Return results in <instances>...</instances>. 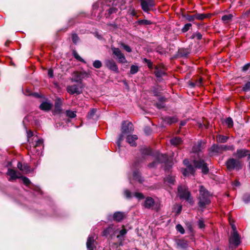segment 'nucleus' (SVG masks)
I'll list each match as a JSON object with an SVG mask.
<instances>
[{
	"label": "nucleus",
	"instance_id": "nucleus-18",
	"mask_svg": "<svg viewBox=\"0 0 250 250\" xmlns=\"http://www.w3.org/2000/svg\"><path fill=\"white\" fill-rule=\"evenodd\" d=\"M125 216V214L123 212L117 211L115 212L113 215L114 220L120 222L123 220Z\"/></svg>",
	"mask_w": 250,
	"mask_h": 250
},
{
	"label": "nucleus",
	"instance_id": "nucleus-33",
	"mask_svg": "<svg viewBox=\"0 0 250 250\" xmlns=\"http://www.w3.org/2000/svg\"><path fill=\"white\" fill-rule=\"evenodd\" d=\"M113 231L112 227H109L105 229L103 232V235L104 236H107L110 233L112 232Z\"/></svg>",
	"mask_w": 250,
	"mask_h": 250
},
{
	"label": "nucleus",
	"instance_id": "nucleus-64",
	"mask_svg": "<svg viewBox=\"0 0 250 250\" xmlns=\"http://www.w3.org/2000/svg\"><path fill=\"white\" fill-rule=\"evenodd\" d=\"M144 153L147 155H150L151 153V150L147 148L144 150Z\"/></svg>",
	"mask_w": 250,
	"mask_h": 250
},
{
	"label": "nucleus",
	"instance_id": "nucleus-44",
	"mask_svg": "<svg viewBox=\"0 0 250 250\" xmlns=\"http://www.w3.org/2000/svg\"><path fill=\"white\" fill-rule=\"evenodd\" d=\"M191 26H192V25L191 23L186 24L184 25V26L183 27V28L182 29V31L183 33H185V32H187L190 29V28L191 27Z\"/></svg>",
	"mask_w": 250,
	"mask_h": 250
},
{
	"label": "nucleus",
	"instance_id": "nucleus-40",
	"mask_svg": "<svg viewBox=\"0 0 250 250\" xmlns=\"http://www.w3.org/2000/svg\"><path fill=\"white\" fill-rule=\"evenodd\" d=\"M165 181L170 184H173L175 181V177L171 176L167 177Z\"/></svg>",
	"mask_w": 250,
	"mask_h": 250
},
{
	"label": "nucleus",
	"instance_id": "nucleus-15",
	"mask_svg": "<svg viewBox=\"0 0 250 250\" xmlns=\"http://www.w3.org/2000/svg\"><path fill=\"white\" fill-rule=\"evenodd\" d=\"M154 204V199L150 197H147L146 198L143 206L146 208L152 209Z\"/></svg>",
	"mask_w": 250,
	"mask_h": 250
},
{
	"label": "nucleus",
	"instance_id": "nucleus-47",
	"mask_svg": "<svg viewBox=\"0 0 250 250\" xmlns=\"http://www.w3.org/2000/svg\"><path fill=\"white\" fill-rule=\"evenodd\" d=\"M118 11V9L115 7H111L108 10V15L109 16L111 14L116 13Z\"/></svg>",
	"mask_w": 250,
	"mask_h": 250
},
{
	"label": "nucleus",
	"instance_id": "nucleus-25",
	"mask_svg": "<svg viewBox=\"0 0 250 250\" xmlns=\"http://www.w3.org/2000/svg\"><path fill=\"white\" fill-rule=\"evenodd\" d=\"M232 17L231 14L226 15L222 16L221 19L224 23H227L231 21Z\"/></svg>",
	"mask_w": 250,
	"mask_h": 250
},
{
	"label": "nucleus",
	"instance_id": "nucleus-10",
	"mask_svg": "<svg viewBox=\"0 0 250 250\" xmlns=\"http://www.w3.org/2000/svg\"><path fill=\"white\" fill-rule=\"evenodd\" d=\"M7 175L9 176L8 180L10 181L15 180L21 177V174L19 172L11 168L8 169Z\"/></svg>",
	"mask_w": 250,
	"mask_h": 250
},
{
	"label": "nucleus",
	"instance_id": "nucleus-63",
	"mask_svg": "<svg viewBox=\"0 0 250 250\" xmlns=\"http://www.w3.org/2000/svg\"><path fill=\"white\" fill-rule=\"evenodd\" d=\"M48 75L50 78H52L53 77V71L52 69L48 70Z\"/></svg>",
	"mask_w": 250,
	"mask_h": 250
},
{
	"label": "nucleus",
	"instance_id": "nucleus-58",
	"mask_svg": "<svg viewBox=\"0 0 250 250\" xmlns=\"http://www.w3.org/2000/svg\"><path fill=\"white\" fill-rule=\"evenodd\" d=\"M243 200L246 203L250 201V195L248 194L245 195L243 197Z\"/></svg>",
	"mask_w": 250,
	"mask_h": 250
},
{
	"label": "nucleus",
	"instance_id": "nucleus-11",
	"mask_svg": "<svg viewBox=\"0 0 250 250\" xmlns=\"http://www.w3.org/2000/svg\"><path fill=\"white\" fill-rule=\"evenodd\" d=\"M104 63L106 67L110 70L117 73L119 72L118 66L113 60H107Z\"/></svg>",
	"mask_w": 250,
	"mask_h": 250
},
{
	"label": "nucleus",
	"instance_id": "nucleus-31",
	"mask_svg": "<svg viewBox=\"0 0 250 250\" xmlns=\"http://www.w3.org/2000/svg\"><path fill=\"white\" fill-rule=\"evenodd\" d=\"M220 146L222 152L228 150H233L234 149L233 146L220 145Z\"/></svg>",
	"mask_w": 250,
	"mask_h": 250
},
{
	"label": "nucleus",
	"instance_id": "nucleus-42",
	"mask_svg": "<svg viewBox=\"0 0 250 250\" xmlns=\"http://www.w3.org/2000/svg\"><path fill=\"white\" fill-rule=\"evenodd\" d=\"M66 114L67 116L71 118H75L76 116V113L74 111L71 110H67L66 111Z\"/></svg>",
	"mask_w": 250,
	"mask_h": 250
},
{
	"label": "nucleus",
	"instance_id": "nucleus-20",
	"mask_svg": "<svg viewBox=\"0 0 250 250\" xmlns=\"http://www.w3.org/2000/svg\"><path fill=\"white\" fill-rule=\"evenodd\" d=\"M138 139L137 136L136 135H128L126 137V141L131 146H135L136 144L135 141Z\"/></svg>",
	"mask_w": 250,
	"mask_h": 250
},
{
	"label": "nucleus",
	"instance_id": "nucleus-4",
	"mask_svg": "<svg viewBox=\"0 0 250 250\" xmlns=\"http://www.w3.org/2000/svg\"><path fill=\"white\" fill-rule=\"evenodd\" d=\"M71 81L72 82H81L83 79L89 77V74L85 71H75L72 74Z\"/></svg>",
	"mask_w": 250,
	"mask_h": 250
},
{
	"label": "nucleus",
	"instance_id": "nucleus-2",
	"mask_svg": "<svg viewBox=\"0 0 250 250\" xmlns=\"http://www.w3.org/2000/svg\"><path fill=\"white\" fill-rule=\"evenodd\" d=\"M199 192V206L203 208L210 203V194L203 186L200 187Z\"/></svg>",
	"mask_w": 250,
	"mask_h": 250
},
{
	"label": "nucleus",
	"instance_id": "nucleus-12",
	"mask_svg": "<svg viewBox=\"0 0 250 250\" xmlns=\"http://www.w3.org/2000/svg\"><path fill=\"white\" fill-rule=\"evenodd\" d=\"M133 130V125L130 122H124L122 124V131L123 134L128 133Z\"/></svg>",
	"mask_w": 250,
	"mask_h": 250
},
{
	"label": "nucleus",
	"instance_id": "nucleus-52",
	"mask_svg": "<svg viewBox=\"0 0 250 250\" xmlns=\"http://www.w3.org/2000/svg\"><path fill=\"white\" fill-rule=\"evenodd\" d=\"M243 90L244 91H248L250 90V82H247L244 87H243Z\"/></svg>",
	"mask_w": 250,
	"mask_h": 250
},
{
	"label": "nucleus",
	"instance_id": "nucleus-41",
	"mask_svg": "<svg viewBox=\"0 0 250 250\" xmlns=\"http://www.w3.org/2000/svg\"><path fill=\"white\" fill-rule=\"evenodd\" d=\"M93 66L96 68H100L102 66V63L100 61L96 60L93 62Z\"/></svg>",
	"mask_w": 250,
	"mask_h": 250
},
{
	"label": "nucleus",
	"instance_id": "nucleus-62",
	"mask_svg": "<svg viewBox=\"0 0 250 250\" xmlns=\"http://www.w3.org/2000/svg\"><path fill=\"white\" fill-rule=\"evenodd\" d=\"M250 66V64L247 63L243 67L242 70L244 71H247L249 68Z\"/></svg>",
	"mask_w": 250,
	"mask_h": 250
},
{
	"label": "nucleus",
	"instance_id": "nucleus-36",
	"mask_svg": "<svg viewBox=\"0 0 250 250\" xmlns=\"http://www.w3.org/2000/svg\"><path fill=\"white\" fill-rule=\"evenodd\" d=\"M225 123L229 128L233 126V121L230 117H228V118H227L225 121Z\"/></svg>",
	"mask_w": 250,
	"mask_h": 250
},
{
	"label": "nucleus",
	"instance_id": "nucleus-61",
	"mask_svg": "<svg viewBox=\"0 0 250 250\" xmlns=\"http://www.w3.org/2000/svg\"><path fill=\"white\" fill-rule=\"evenodd\" d=\"M123 135L122 134L120 135L119 139L117 142L119 146H120L121 142L123 140Z\"/></svg>",
	"mask_w": 250,
	"mask_h": 250
},
{
	"label": "nucleus",
	"instance_id": "nucleus-57",
	"mask_svg": "<svg viewBox=\"0 0 250 250\" xmlns=\"http://www.w3.org/2000/svg\"><path fill=\"white\" fill-rule=\"evenodd\" d=\"M229 223H230V225L231 226L232 229H233V232H237V231L236 230V226H235V225L233 223H231L230 218H229Z\"/></svg>",
	"mask_w": 250,
	"mask_h": 250
},
{
	"label": "nucleus",
	"instance_id": "nucleus-28",
	"mask_svg": "<svg viewBox=\"0 0 250 250\" xmlns=\"http://www.w3.org/2000/svg\"><path fill=\"white\" fill-rule=\"evenodd\" d=\"M133 179L137 180L139 183H142L143 181V179L141 176L140 173L138 171H135L133 174Z\"/></svg>",
	"mask_w": 250,
	"mask_h": 250
},
{
	"label": "nucleus",
	"instance_id": "nucleus-1",
	"mask_svg": "<svg viewBox=\"0 0 250 250\" xmlns=\"http://www.w3.org/2000/svg\"><path fill=\"white\" fill-rule=\"evenodd\" d=\"M202 143L198 142L195 144L192 148V151L194 153H197L198 159H195L193 161V164L195 167L201 168L202 172L204 174H207L208 172L209 169L207 167V164L205 163L204 159H203V155L200 151L203 148Z\"/></svg>",
	"mask_w": 250,
	"mask_h": 250
},
{
	"label": "nucleus",
	"instance_id": "nucleus-24",
	"mask_svg": "<svg viewBox=\"0 0 250 250\" xmlns=\"http://www.w3.org/2000/svg\"><path fill=\"white\" fill-rule=\"evenodd\" d=\"M165 122L168 124L171 125L173 123H176L177 122L178 119L176 117H167L164 119Z\"/></svg>",
	"mask_w": 250,
	"mask_h": 250
},
{
	"label": "nucleus",
	"instance_id": "nucleus-16",
	"mask_svg": "<svg viewBox=\"0 0 250 250\" xmlns=\"http://www.w3.org/2000/svg\"><path fill=\"white\" fill-rule=\"evenodd\" d=\"M62 101L60 99H57L55 103V108L53 111L54 114H59L62 112Z\"/></svg>",
	"mask_w": 250,
	"mask_h": 250
},
{
	"label": "nucleus",
	"instance_id": "nucleus-43",
	"mask_svg": "<svg viewBox=\"0 0 250 250\" xmlns=\"http://www.w3.org/2000/svg\"><path fill=\"white\" fill-rule=\"evenodd\" d=\"M120 45L123 47V48L127 52H131L132 50L131 48L127 45L125 44L123 42L120 43Z\"/></svg>",
	"mask_w": 250,
	"mask_h": 250
},
{
	"label": "nucleus",
	"instance_id": "nucleus-38",
	"mask_svg": "<svg viewBox=\"0 0 250 250\" xmlns=\"http://www.w3.org/2000/svg\"><path fill=\"white\" fill-rule=\"evenodd\" d=\"M202 35L199 32H196L195 33H194L190 37V38L191 39H197L198 40H201L202 39Z\"/></svg>",
	"mask_w": 250,
	"mask_h": 250
},
{
	"label": "nucleus",
	"instance_id": "nucleus-60",
	"mask_svg": "<svg viewBox=\"0 0 250 250\" xmlns=\"http://www.w3.org/2000/svg\"><path fill=\"white\" fill-rule=\"evenodd\" d=\"M198 225H199V227L201 229H202V228H204V227H205V224H204V222L201 220H199V222H198Z\"/></svg>",
	"mask_w": 250,
	"mask_h": 250
},
{
	"label": "nucleus",
	"instance_id": "nucleus-54",
	"mask_svg": "<svg viewBox=\"0 0 250 250\" xmlns=\"http://www.w3.org/2000/svg\"><path fill=\"white\" fill-rule=\"evenodd\" d=\"M134 196L139 199H143L144 198L143 194L140 192H135L134 194Z\"/></svg>",
	"mask_w": 250,
	"mask_h": 250
},
{
	"label": "nucleus",
	"instance_id": "nucleus-7",
	"mask_svg": "<svg viewBox=\"0 0 250 250\" xmlns=\"http://www.w3.org/2000/svg\"><path fill=\"white\" fill-rule=\"evenodd\" d=\"M240 237L238 232H233L231 234L229 238V243L230 246L232 248L234 246L237 247L240 243Z\"/></svg>",
	"mask_w": 250,
	"mask_h": 250
},
{
	"label": "nucleus",
	"instance_id": "nucleus-59",
	"mask_svg": "<svg viewBox=\"0 0 250 250\" xmlns=\"http://www.w3.org/2000/svg\"><path fill=\"white\" fill-rule=\"evenodd\" d=\"M23 165H22V163L21 162H18L17 165L18 168L21 171L25 170L24 168H23Z\"/></svg>",
	"mask_w": 250,
	"mask_h": 250
},
{
	"label": "nucleus",
	"instance_id": "nucleus-19",
	"mask_svg": "<svg viewBox=\"0 0 250 250\" xmlns=\"http://www.w3.org/2000/svg\"><path fill=\"white\" fill-rule=\"evenodd\" d=\"M195 171L194 168L191 165H188L186 168L184 169L183 171V174L185 176H188L189 174H193Z\"/></svg>",
	"mask_w": 250,
	"mask_h": 250
},
{
	"label": "nucleus",
	"instance_id": "nucleus-27",
	"mask_svg": "<svg viewBox=\"0 0 250 250\" xmlns=\"http://www.w3.org/2000/svg\"><path fill=\"white\" fill-rule=\"evenodd\" d=\"M228 137L219 135L216 136V140L219 143H224L227 141Z\"/></svg>",
	"mask_w": 250,
	"mask_h": 250
},
{
	"label": "nucleus",
	"instance_id": "nucleus-49",
	"mask_svg": "<svg viewBox=\"0 0 250 250\" xmlns=\"http://www.w3.org/2000/svg\"><path fill=\"white\" fill-rule=\"evenodd\" d=\"M21 178H22V181L25 185L28 186L30 184V181L28 178H27L26 177H21Z\"/></svg>",
	"mask_w": 250,
	"mask_h": 250
},
{
	"label": "nucleus",
	"instance_id": "nucleus-23",
	"mask_svg": "<svg viewBox=\"0 0 250 250\" xmlns=\"http://www.w3.org/2000/svg\"><path fill=\"white\" fill-rule=\"evenodd\" d=\"M177 246L182 249H185L188 247V241L184 239H178L176 241Z\"/></svg>",
	"mask_w": 250,
	"mask_h": 250
},
{
	"label": "nucleus",
	"instance_id": "nucleus-37",
	"mask_svg": "<svg viewBox=\"0 0 250 250\" xmlns=\"http://www.w3.org/2000/svg\"><path fill=\"white\" fill-rule=\"evenodd\" d=\"M72 54L73 56L76 60L81 62H84L83 59L80 57V56L77 53V52L76 51H73Z\"/></svg>",
	"mask_w": 250,
	"mask_h": 250
},
{
	"label": "nucleus",
	"instance_id": "nucleus-55",
	"mask_svg": "<svg viewBox=\"0 0 250 250\" xmlns=\"http://www.w3.org/2000/svg\"><path fill=\"white\" fill-rule=\"evenodd\" d=\"M126 230L125 229H123L120 231L119 235H117V237L119 238L120 236H123L126 233Z\"/></svg>",
	"mask_w": 250,
	"mask_h": 250
},
{
	"label": "nucleus",
	"instance_id": "nucleus-32",
	"mask_svg": "<svg viewBox=\"0 0 250 250\" xmlns=\"http://www.w3.org/2000/svg\"><path fill=\"white\" fill-rule=\"evenodd\" d=\"M202 83L203 79L202 78H200L198 80H196L194 83H191L190 85L193 87L195 86H200L202 85Z\"/></svg>",
	"mask_w": 250,
	"mask_h": 250
},
{
	"label": "nucleus",
	"instance_id": "nucleus-56",
	"mask_svg": "<svg viewBox=\"0 0 250 250\" xmlns=\"http://www.w3.org/2000/svg\"><path fill=\"white\" fill-rule=\"evenodd\" d=\"M124 193H125V196L128 198H131L132 197L131 193L130 192V191L129 190H128L127 189H126Z\"/></svg>",
	"mask_w": 250,
	"mask_h": 250
},
{
	"label": "nucleus",
	"instance_id": "nucleus-5",
	"mask_svg": "<svg viewBox=\"0 0 250 250\" xmlns=\"http://www.w3.org/2000/svg\"><path fill=\"white\" fill-rule=\"evenodd\" d=\"M178 195L181 198L184 199L189 203L191 202L190 194L185 186H179L178 188Z\"/></svg>",
	"mask_w": 250,
	"mask_h": 250
},
{
	"label": "nucleus",
	"instance_id": "nucleus-30",
	"mask_svg": "<svg viewBox=\"0 0 250 250\" xmlns=\"http://www.w3.org/2000/svg\"><path fill=\"white\" fill-rule=\"evenodd\" d=\"M170 143L173 145L177 146L181 144L182 140L179 137H175L170 140Z\"/></svg>",
	"mask_w": 250,
	"mask_h": 250
},
{
	"label": "nucleus",
	"instance_id": "nucleus-14",
	"mask_svg": "<svg viewBox=\"0 0 250 250\" xmlns=\"http://www.w3.org/2000/svg\"><path fill=\"white\" fill-rule=\"evenodd\" d=\"M166 68L163 65H159L155 68V74L157 77H161L166 73Z\"/></svg>",
	"mask_w": 250,
	"mask_h": 250
},
{
	"label": "nucleus",
	"instance_id": "nucleus-21",
	"mask_svg": "<svg viewBox=\"0 0 250 250\" xmlns=\"http://www.w3.org/2000/svg\"><path fill=\"white\" fill-rule=\"evenodd\" d=\"M52 107V104L50 103L45 102L42 103L40 105V108L45 111L50 110Z\"/></svg>",
	"mask_w": 250,
	"mask_h": 250
},
{
	"label": "nucleus",
	"instance_id": "nucleus-6",
	"mask_svg": "<svg viewBox=\"0 0 250 250\" xmlns=\"http://www.w3.org/2000/svg\"><path fill=\"white\" fill-rule=\"evenodd\" d=\"M226 165L228 169L229 170L234 169L238 170L241 169L242 167V165L240 161L233 158L229 159L226 162Z\"/></svg>",
	"mask_w": 250,
	"mask_h": 250
},
{
	"label": "nucleus",
	"instance_id": "nucleus-45",
	"mask_svg": "<svg viewBox=\"0 0 250 250\" xmlns=\"http://www.w3.org/2000/svg\"><path fill=\"white\" fill-rule=\"evenodd\" d=\"M43 145V141L41 139H39L36 142V145L33 146V149H35L38 147H42Z\"/></svg>",
	"mask_w": 250,
	"mask_h": 250
},
{
	"label": "nucleus",
	"instance_id": "nucleus-3",
	"mask_svg": "<svg viewBox=\"0 0 250 250\" xmlns=\"http://www.w3.org/2000/svg\"><path fill=\"white\" fill-rule=\"evenodd\" d=\"M155 158L156 161L153 162L149 164L148 167L150 168L154 167L156 166L158 163H166L168 160L167 155L166 154H163L157 152L155 154Z\"/></svg>",
	"mask_w": 250,
	"mask_h": 250
},
{
	"label": "nucleus",
	"instance_id": "nucleus-26",
	"mask_svg": "<svg viewBox=\"0 0 250 250\" xmlns=\"http://www.w3.org/2000/svg\"><path fill=\"white\" fill-rule=\"evenodd\" d=\"M210 151L211 153H221L222 150L220 148V146L218 145H214L210 148Z\"/></svg>",
	"mask_w": 250,
	"mask_h": 250
},
{
	"label": "nucleus",
	"instance_id": "nucleus-53",
	"mask_svg": "<svg viewBox=\"0 0 250 250\" xmlns=\"http://www.w3.org/2000/svg\"><path fill=\"white\" fill-rule=\"evenodd\" d=\"M144 62L147 63L148 68L150 69L152 68V63L151 62L150 60H148L146 58H144Z\"/></svg>",
	"mask_w": 250,
	"mask_h": 250
},
{
	"label": "nucleus",
	"instance_id": "nucleus-29",
	"mask_svg": "<svg viewBox=\"0 0 250 250\" xmlns=\"http://www.w3.org/2000/svg\"><path fill=\"white\" fill-rule=\"evenodd\" d=\"M210 17V15L205 14H195V18L196 20H203L206 18Z\"/></svg>",
	"mask_w": 250,
	"mask_h": 250
},
{
	"label": "nucleus",
	"instance_id": "nucleus-51",
	"mask_svg": "<svg viewBox=\"0 0 250 250\" xmlns=\"http://www.w3.org/2000/svg\"><path fill=\"white\" fill-rule=\"evenodd\" d=\"M72 40L73 42L76 44L78 42L79 39L77 34H74L72 35Z\"/></svg>",
	"mask_w": 250,
	"mask_h": 250
},
{
	"label": "nucleus",
	"instance_id": "nucleus-34",
	"mask_svg": "<svg viewBox=\"0 0 250 250\" xmlns=\"http://www.w3.org/2000/svg\"><path fill=\"white\" fill-rule=\"evenodd\" d=\"M184 18L189 21H193L196 19L195 14L194 15H189V14H185L184 16Z\"/></svg>",
	"mask_w": 250,
	"mask_h": 250
},
{
	"label": "nucleus",
	"instance_id": "nucleus-50",
	"mask_svg": "<svg viewBox=\"0 0 250 250\" xmlns=\"http://www.w3.org/2000/svg\"><path fill=\"white\" fill-rule=\"evenodd\" d=\"M139 23L141 24L149 25L151 24V21L146 20H143L139 21Z\"/></svg>",
	"mask_w": 250,
	"mask_h": 250
},
{
	"label": "nucleus",
	"instance_id": "nucleus-46",
	"mask_svg": "<svg viewBox=\"0 0 250 250\" xmlns=\"http://www.w3.org/2000/svg\"><path fill=\"white\" fill-rule=\"evenodd\" d=\"M96 112V109L94 108L91 109L90 111L88 112L87 115V117L88 118H92L94 115L95 114Z\"/></svg>",
	"mask_w": 250,
	"mask_h": 250
},
{
	"label": "nucleus",
	"instance_id": "nucleus-8",
	"mask_svg": "<svg viewBox=\"0 0 250 250\" xmlns=\"http://www.w3.org/2000/svg\"><path fill=\"white\" fill-rule=\"evenodd\" d=\"M111 50L113 54L117 58L119 62L124 63L127 62V61L125 55L118 48L111 47Z\"/></svg>",
	"mask_w": 250,
	"mask_h": 250
},
{
	"label": "nucleus",
	"instance_id": "nucleus-22",
	"mask_svg": "<svg viewBox=\"0 0 250 250\" xmlns=\"http://www.w3.org/2000/svg\"><path fill=\"white\" fill-rule=\"evenodd\" d=\"M94 242V237L93 236H89L87 239L86 242V246L88 250H93V244Z\"/></svg>",
	"mask_w": 250,
	"mask_h": 250
},
{
	"label": "nucleus",
	"instance_id": "nucleus-9",
	"mask_svg": "<svg viewBox=\"0 0 250 250\" xmlns=\"http://www.w3.org/2000/svg\"><path fill=\"white\" fill-rule=\"evenodd\" d=\"M141 6L145 12H148L154 5V0H140Z\"/></svg>",
	"mask_w": 250,
	"mask_h": 250
},
{
	"label": "nucleus",
	"instance_id": "nucleus-35",
	"mask_svg": "<svg viewBox=\"0 0 250 250\" xmlns=\"http://www.w3.org/2000/svg\"><path fill=\"white\" fill-rule=\"evenodd\" d=\"M139 71V67L137 65H132L130 67V73L131 74H135Z\"/></svg>",
	"mask_w": 250,
	"mask_h": 250
},
{
	"label": "nucleus",
	"instance_id": "nucleus-17",
	"mask_svg": "<svg viewBox=\"0 0 250 250\" xmlns=\"http://www.w3.org/2000/svg\"><path fill=\"white\" fill-rule=\"evenodd\" d=\"M250 155V151L245 149H238L237 150L236 153L234 154L235 156L239 158L244 157L247 155Z\"/></svg>",
	"mask_w": 250,
	"mask_h": 250
},
{
	"label": "nucleus",
	"instance_id": "nucleus-39",
	"mask_svg": "<svg viewBox=\"0 0 250 250\" xmlns=\"http://www.w3.org/2000/svg\"><path fill=\"white\" fill-rule=\"evenodd\" d=\"M182 210V206L180 205L177 204L174 206L173 211L175 212L177 214L180 213Z\"/></svg>",
	"mask_w": 250,
	"mask_h": 250
},
{
	"label": "nucleus",
	"instance_id": "nucleus-13",
	"mask_svg": "<svg viewBox=\"0 0 250 250\" xmlns=\"http://www.w3.org/2000/svg\"><path fill=\"white\" fill-rule=\"evenodd\" d=\"M66 90L70 94H79L82 92L81 88L76 84L68 85L66 87Z\"/></svg>",
	"mask_w": 250,
	"mask_h": 250
},
{
	"label": "nucleus",
	"instance_id": "nucleus-48",
	"mask_svg": "<svg viewBox=\"0 0 250 250\" xmlns=\"http://www.w3.org/2000/svg\"><path fill=\"white\" fill-rule=\"evenodd\" d=\"M177 230L179 231L181 234H184L185 233V230L183 227L180 224H178L176 226Z\"/></svg>",
	"mask_w": 250,
	"mask_h": 250
}]
</instances>
